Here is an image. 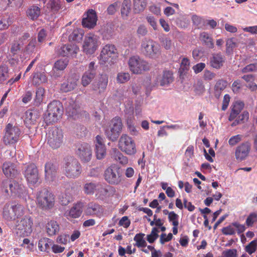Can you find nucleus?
Here are the masks:
<instances>
[{
	"mask_svg": "<svg viewBox=\"0 0 257 257\" xmlns=\"http://www.w3.org/2000/svg\"><path fill=\"white\" fill-rule=\"evenodd\" d=\"M130 74L128 72H119L117 75L116 80L118 83H124L130 79Z\"/></svg>",
	"mask_w": 257,
	"mask_h": 257,
	"instance_id": "50",
	"label": "nucleus"
},
{
	"mask_svg": "<svg viewBox=\"0 0 257 257\" xmlns=\"http://www.w3.org/2000/svg\"><path fill=\"white\" fill-rule=\"evenodd\" d=\"M257 249V239H254L251 241L245 247V250L248 254H251L254 252Z\"/></svg>",
	"mask_w": 257,
	"mask_h": 257,
	"instance_id": "51",
	"label": "nucleus"
},
{
	"mask_svg": "<svg viewBox=\"0 0 257 257\" xmlns=\"http://www.w3.org/2000/svg\"><path fill=\"white\" fill-rule=\"evenodd\" d=\"M86 16L82 19V24L85 28H93L96 25L97 20L96 12L92 9L89 10L86 14Z\"/></svg>",
	"mask_w": 257,
	"mask_h": 257,
	"instance_id": "17",
	"label": "nucleus"
},
{
	"mask_svg": "<svg viewBox=\"0 0 257 257\" xmlns=\"http://www.w3.org/2000/svg\"><path fill=\"white\" fill-rule=\"evenodd\" d=\"M83 36V31L81 29H76L74 30L72 33L69 36V41L79 42L82 39Z\"/></svg>",
	"mask_w": 257,
	"mask_h": 257,
	"instance_id": "40",
	"label": "nucleus"
},
{
	"mask_svg": "<svg viewBox=\"0 0 257 257\" xmlns=\"http://www.w3.org/2000/svg\"><path fill=\"white\" fill-rule=\"evenodd\" d=\"M134 119V117L133 115H130V116H128L126 119V124L131 132H134L135 131Z\"/></svg>",
	"mask_w": 257,
	"mask_h": 257,
	"instance_id": "64",
	"label": "nucleus"
},
{
	"mask_svg": "<svg viewBox=\"0 0 257 257\" xmlns=\"http://www.w3.org/2000/svg\"><path fill=\"white\" fill-rule=\"evenodd\" d=\"M23 185L14 180L6 179L3 181L0 188L8 195H20L23 193Z\"/></svg>",
	"mask_w": 257,
	"mask_h": 257,
	"instance_id": "9",
	"label": "nucleus"
},
{
	"mask_svg": "<svg viewBox=\"0 0 257 257\" xmlns=\"http://www.w3.org/2000/svg\"><path fill=\"white\" fill-rule=\"evenodd\" d=\"M77 80L72 77H69L61 84L60 90L63 92H68L73 90L77 86Z\"/></svg>",
	"mask_w": 257,
	"mask_h": 257,
	"instance_id": "28",
	"label": "nucleus"
},
{
	"mask_svg": "<svg viewBox=\"0 0 257 257\" xmlns=\"http://www.w3.org/2000/svg\"><path fill=\"white\" fill-rule=\"evenodd\" d=\"M51 240L48 238H43L39 240L38 243L39 249L41 251H45L49 248V243Z\"/></svg>",
	"mask_w": 257,
	"mask_h": 257,
	"instance_id": "47",
	"label": "nucleus"
},
{
	"mask_svg": "<svg viewBox=\"0 0 257 257\" xmlns=\"http://www.w3.org/2000/svg\"><path fill=\"white\" fill-rule=\"evenodd\" d=\"M122 126L121 118L119 117H114L104 129L106 138L112 142L116 141L122 132Z\"/></svg>",
	"mask_w": 257,
	"mask_h": 257,
	"instance_id": "2",
	"label": "nucleus"
},
{
	"mask_svg": "<svg viewBox=\"0 0 257 257\" xmlns=\"http://www.w3.org/2000/svg\"><path fill=\"white\" fill-rule=\"evenodd\" d=\"M83 203L78 202L74 204L73 206L65 213V216L68 218H77L80 216L82 212Z\"/></svg>",
	"mask_w": 257,
	"mask_h": 257,
	"instance_id": "24",
	"label": "nucleus"
},
{
	"mask_svg": "<svg viewBox=\"0 0 257 257\" xmlns=\"http://www.w3.org/2000/svg\"><path fill=\"white\" fill-rule=\"evenodd\" d=\"M159 232V231L157 228H153L151 234L147 235V240L149 242L152 243L155 241L159 236L158 234Z\"/></svg>",
	"mask_w": 257,
	"mask_h": 257,
	"instance_id": "54",
	"label": "nucleus"
},
{
	"mask_svg": "<svg viewBox=\"0 0 257 257\" xmlns=\"http://www.w3.org/2000/svg\"><path fill=\"white\" fill-rule=\"evenodd\" d=\"M95 74L86 71L82 77V84L83 86H87L95 77Z\"/></svg>",
	"mask_w": 257,
	"mask_h": 257,
	"instance_id": "45",
	"label": "nucleus"
},
{
	"mask_svg": "<svg viewBox=\"0 0 257 257\" xmlns=\"http://www.w3.org/2000/svg\"><path fill=\"white\" fill-rule=\"evenodd\" d=\"M227 82L223 79H219L214 86V95L218 98L223 90L226 87Z\"/></svg>",
	"mask_w": 257,
	"mask_h": 257,
	"instance_id": "34",
	"label": "nucleus"
},
{
	"mask_svg": "<svg viewBox=\"0 0 257 257\" xmlns=\"http://www.w3.org/2000/svg\"><path fill=\"white\" fill-rule=\"evenodd\" d=\"M199 39L202 43L209 49H213L214 45L212 38L205 32L201 33L199 36Z\"/></svg>",
	"mask_w": 257,
	"mask_h": 257,
	"instance_id": "32",
	"label": "nucleus"
},
{
	"mask_svg": "<svg viewBox=\"0 0 257 257\" xmlns=\"http://www.w3.org/2000/svg\"><path fill=\"white\" fill-rule=\"evenodd\" d=\"M117 50L114 45L107 44L102 48L100 55V59L104 62H107L109 58L117 56Z\"/></svg>",
	"mask_w": 257,
	"mask_h": 257,
	"instance_id": "16",
	"label": "nucleus"
},
{
	"mask_svg": "<svg viewBox=\"0 0 257 257\" xmlns=\"http://www.w3.org/2000/svg\"><path fill=\"white\" fill-rule=\"evenodd\" d=\"M64 135L61 129L53 127L47 134V143L53 149L60 148L63 142Z\"/></svg>",
	"mask_w": 257,
	"mask_h": 257,
	"instance_id": "6",
	"label": "nucleus"
},
{
	"mask_svg": "<svg viewBox=\"0 0 257 257\" xmlns=\"http://www.w3.org/2000/svg\"><path fill=\"white\" fill-rule=\"evenodd\" d=\"M4 132L3 142L6 146L16 145L22 134L19 127L11 123H9L6 125Z\"/></svg>",
	"mask_w": 257,
	"mask_h": 257,
	"instance_id": "4",
	"label": "nucleus"
},
{
	"mask_svg": "<svg viewBox=\"0 0 257 257\" xmlns=\"http://www.w3.org/2000/svg\"><path fill=\"white\" fill-rule=\"evenodd\" d=\"M11 25L10 17L7 15L0 16V30L7 29Z\"/></svg>",
	"mask_w": 257,
	"mask_h": 257,
	"instance_id": "43",
	"label": "nucleus"
},
{
	"mask_svg": "<svg viewBox=\"0 0 257 257\" xmlns=\"http://www.w3.org/2000/svg\"><path fill=\"white\" fill-rule=\"evenodd\" d=\"M222 232L225 235H233L235 233V229L232 223L228 226L223 227L222 229Z\"/></svg>",
	"mask_w": 257,
	"mask_h": 257,
	"instance_id": "59",
	"label": "nucleus"
},
{
	"mask_svg": "<svg viewBox=\"0 0 257 257\" xmlns=\"http://www.w3.org/2000/svg\"><path fill=\"white\" fill-rule=\"evenodd\" d=\"M20 225L23 227L25 231L31 232L32 231L33 221L30 217H25L21 220Z\"/></svg>",
	"mask_w": 257,
	"mask_h": 257,
	"instance_id": "41",
	"label": "nucleus"
},
{
	"mask_svg": "<svg viewBox=\"0 0 257 257\" xmlns=\"http://www.w3.org/2000/svg\"><path fill=\"white\" fill-rule=\"evenodd\" d=\"M103 212V208L98 203L91 202L89 203L85 210V213L89 216H101Z\"/></svg>",
	"mask_w": 257,
	"mask_h": 257,
	"instance_id": "20",
	"label": "nucleus"
},
{
	"mask_svg": "<svg viewBox=\"0 0 257 257\" xmlns=\"http://www.w3.org/2000/svg\"><path fill=\"white\" fill-rule=\"evenodd\" d=\"M68 64V60L67 59H60L57 60L54 64L53 70H60L63 71L65 69Z\"/></svg>",
	"mask_w": 257,
	"mask_h": 257,
	"instance_id": "42",
	"label": "nucleus"
},
{
	"mask_svg": "<svg viewBox=\"0 0 257 257\" xmlns=\"http://www.w3.org/2000/svg\"><path fill=\"white\" fill-rule=\"evenodd\" d=\"M118 148L128 155H133L136 153V144L132 138L126 134H122L118 142Z\"/></svg>",
	"mask_w": 257,
	"mask_h": 257,
	"instance_id": "10",
	"label": "nucleus"
},
{
	"mask_svg": "<svg viewBox=\"0 0 257 257\" xmlns=\"http://www.w3.org/2000/svg\"><path fill=\"white\" fill-rule=\"evenodd\" d=\"M46 229L48 235L52 236L56 234L59 232L60 227L56 221L51 220L47 224Z\"/></svg>",
	"mask_w": 257,
	"mask_h": 257,
	"instance_id": "37",
	"label": "nucleus"
},
{
	"mask_svg": "<svg viewBox=\"0 0 257 257\" xmlns=\"http://www.w3.org/2000/svg\"><path fill=\"white\" fill-rule=\"evenodd\" d=\"M22 44L18 41H14L10 48V52L13 55L18 54L21 49V45Z\"/></svg>",
	"mask_w": 257,
	"mask_h": 257,
	"instance_id": "55",
	"label": "nucleus"
},
{
	"mask_svg": "<svg viewBox=\"0 0 257 257\" xmlns=\"http://www.w3.org/2000/svg\"><path fill=\"white\" fill-rule=\"evenodd\" d=\"M2 169L4 173L7 177H13L18 174L16 165L11 162H5L3 165Z\"/></svg>",
	"mask_w": 257,
	"mask_h": 257,
	"instance_id": "26",
	"label": "nucleus"
},
{
	"mask_svg": "<svg viewBox=\"0 0 257 257\" xmlns=\"http://www.w3.org/2000/svg\"><path fill=\"white\" fill-rule=\"evenodd\" d=\"M235 46L236 43L232 38L227 39L226 42V53L227 54L231 53Z\"/></svg>",
	"mask_w": 257,
	"mask_h": 257,
	"instance_id": "56",
	"label": "nucleus"
},
{
	"mask_svg": "<svg viewBox=\"0 0 257 257\" xmlns=\"http://www.w3.org/2000/svg\"><path fill=\"white\" fill-rule=\"evenodd\" d=\"M216 75L215 73L208 70H205L203 74V79L206 81H210L214 79Z\"/></svg>",
	"mask_w": 257,
	"mask_h": 257,
	"instance_id": "60",
	"label": "nucleus"
},
{
	"mask_svg": "<svg viewBox=\"0 0 257 257\" xmlns=\"http://www.w3.org/2000/svg\"><path fill=\"white\" fill-rule=\"evenodd\" d=\"M40 117V112L37 109H29L25 113V123L27 127L36 123Z\"/></svg>",
	"mask_w": 257,
	"mask_h": 257,
	"instance_id": "23",
	"label": "nucleus"
},
{
	"mask_svg": "<svg viewBox=\"0 0 257 257\" xmlns=\"http://www.w3.org/2000/svg\"><path fill=\"white\" fill-rule=\"evenodd\" d=\"M41 14V8L36 5L30 6L26 11L27 16L33 21L36 20Z\"/></svg>",
	"mask_w": 257,
	"mask_h": 257,
	"instance_id": "30",
	"label": "nucleus"
},
{
	"mask_svg": "<svg viewBox=\"0 0 257 257\" xmlns=\"http://www.w3.org/2000/svg\"><path fill=\"white\" fill-rule=\"evenodd\" d=\"M141 50L147 57L156 59L161 55L160 45L152 39L145 38L142 42Z\"/></svg>",
	"mask_w": 257,
	"mask_h": 257,
	"instance_id": "5",
	"label": "nucleus"
},
{
	"mask_svg": "<svg viewBox=\"0 0 257 257\" xmlns=\"http://www.w3.org/2000/svg\"><path fill=\"white\" fill-rule=\"evenodd\" d=\"M79 48L75 44H66L61 47L58 51L60 55L63 57L75 56Z\"/></svg>",
	"mask_w": 257,
	"mask_h": 257,
	"instance_id": "19",
	"label": "nucleus"
},
{
	"mask_svg": "<svg viewBox=\"0 0 257 257\" xmlns=\"http://www.w3.org/2000/svg\"><path fill=\"white\" fill-rule=\"evenodd\" d=\"M37 201L39 206L44 209H47L54 206L55 198L52 193L44 189L39 191Z\"/></svg>",
	"mask_w": 257,
	"mask_h": 257,
	"instance_id": "11",
	"label": "nucleus"
},
{
	"mask_svg": "<svg viewBox=\"0 0 257 257\" xmlns=\"http://www.w3.org/2000/svg\"><path fill=\"white\" fill-rule=\"evenodd\" d=\"M48 78L44 72H37L33 74L32 83L34 85H39L42 83H47Z\"/></svg>",
	"mask_w": 257,
	"mask_h": 257,
	"instance_id": "33",
	"label": "nucleus"
},
{
	"mask_svg": "<svg viewBox=\"0 0 257 257\" xmlns=\"http://www.w3.org/2000/svg\"><path fill=\"white\" fill-rule=\"evenodd\" d=\"M174 80L173 73L170 71H164L160 79V85L161 86L168 85Z\"/></svg>",
	"mask_w": 257,
	"mask_h": 257,
	"instance_id": "38",
	"label": "nucleus"
},
{
	"mask_svg": "<svg viewBox=\"0 0 257 257\" xmlns=\"http://www.w3.org/2000/svg\"><path fill=\"white\" fill-rule=\"evenodd\" d=\"M223 257H237V250L236 249H229L222 252Z\"/></svg>",
	"mask_w": 257,
	"mask_h": 257,
	"instance_id": "62",
	"label": "nucleus"
},
{
	"mask_svg": "<svg viewBox=\"0 0 257 257\" xmlns=\"http://www.w3.org/2000/svg\"><path fill=\"white\" fill-rule=\"evenodd\" d=\"M9 77L8 67L6 65L0 66V83H3Z\"/></svg>",
	"mask_w": 257,
	"mask_h": 257,
	"instance_id": "48",
	"label": "nucleus"
},
{
	"mask_svg": "<svg viewBox=\"0 0 257 257\" xmlns=\"http://www.w3.org/2000/svg\"><path fill=\"white\" fill-rule=\"evenodd\" d=\"M257 221V214L254 212L251 213L246 219V224L247 226H252L254 223Z\"/></svg>",
	"mask_w": 257,
	"mask_h": 257,
	"instance_id": "57",
	"label": "nucleus"
},
{
	"mask_svg": "<svg viewBox=\"0 0 257 257\" xmlns=\"http://www.w3.org/2000/svg\"><path fill=\"white\" fill-rule=\"evenodd\" d=\"M144 236L145 234L142 233H138L135 235L134 239L136 242V246L139 247H145L147 245V243L144 239Z\"/></svg>",
	"mask_w": 257,
	"mask_h": 257,
	"instance_id": "46",
	"label": "nucleus"
},
{
	"mask_svg": "<svg viewBox=\"0 0 257 257\" xmlns=\"http://www.w3.org/2000/svg\"><path fill=\"white\" fill-rule=\"evenodd\" d=\"M242 137L240 135L232 136L229 139L228 144L230 146H233L240 142L242 140Z\"/></svg>",
	"mask_w": 257,
	"mask_h": 257,
	"instance_id": "61",
	"label": "nucleus"
},
{
	"mask_svg": "<svg viewBox=\"0 0 257 257\" xmlns=\"http://www.w3.org/2000/svg\"><path fill=\"white\" fill-rule=\"evenodd\" d=\"M60 202L62 205H67L72 200L71 195L69 193H63L59 197Z\"/></svg>",
	"mask_w": 257,
	"mask_h": 257,
	"instance_id": "49",
	"label": "nucleus"
},
{
	"mask_svg": "<svg viewBox=\"0 0 257 257\" xmlns=\"http://www.w3.org/2000/svg\"><path fill=\"white\" fill-rule=\"evenodd\" d=\"M63 112L62 104L59 101H53L48 105L47 112L44 116V120L47 124L57 122Z\"/></svg>",
	"mask_w": 257,
	"mask_h": 257,
	"instance_id": "1",
	"label": "nucleus"
},
{
	"mask_svg": "<svg viewBox=\"0 0 257 257\" xmlns=\"http://www.w3.org/2000/svg\"><path fill=\"white\" fill-rule=\"evenodd\" d=\"M100 44L99 38L93 34H88L85 37L83 45V51L86 54H92Z\"/></svg>",
	"mask_w": 257,
	"mask_h": 257,
	"instance_id": "12",
	"label": "nucleus"
},
{
	"mask_svg": "<svg viewBox=\"0 0 257 257\" xmlns=\"http://www.w3.org/2000/svg\"><path fill=\"white\" fill-rule=\"evenodd\" d=\"M250 150V145L248 142L243 143L235 150V155L237 160L241 161L248 156Z\"/></svg>",
	"mask_w": 257,
	"mask_h": 257,
	"instance_id": "18",
	"label": "nucleus"
},
{
	"mask_svg": "<svg viewBox=\"0 0 257 257\" xmlns=\"http://www.w3.org/2000/svg\"><path fill=\"white\" fill-rule=\"evenodd\" d=\"M96 156L98 159H102L104 158L106 155L105 146L95 147Z\"/></svg>",
	"mask_w": 257,
	"mask_h": 257,
	"instance_id": "53",
	"label": "nucleus"
},
{
	"mask_svg": "<svg viewBox=\"0 0 257 257\" xmlns=\"http://www.w3.org/2000/svg\"><path fill=\"white\" fill-rule=\"evenodd\" d=\"M37 42L36 39L31 40L26 47V51L28 53H32L34 51Z\"/></svg>",
	"mask_w": 257,
	"mask_h": 257,
	"instance_id": "63",
	"label": "nucleus"
},
{
	"mask_svg": "<svg viewBox=\"0 0 257 257\" xmlns=\"http://www.w3.org/2000/svg\"><path fill=\"white\" fill-rule=\"evenodd\" d=\"M104 177L105 181L109 184L118 185L122 179L121 169L116 165H111L105 170Z\"/></svg>",
	"mask_w": 257,
	"mask_h": 257,
	"instance_id": "8",
	"label": "nucleus"
},
{
	"mask_svg": "<svg viewBox=\"0 0 257 257\" xmlns=\"http://www.w3.org/2000/svg\"><path fill=\"white\" fill-rule=\"evenodd\" d=\"M63 168L65 176L71 179L78 178L82 172L80 163L73 157H69L65 160Z\"/></svg>",
	"mask_w": 257,
	"mask_h": 257,
	"instance_id": "3",
	"label": "nucleus"
},
{
	"mask_svg": "<svg viewBox=\"0 0 257 257\" xmlns=\"http://www.w3.org/2000/svg\"><path fill=\"white\" fill-rule=\"evenodd\" d=\"M45 90L42 87H38L36 91V95L34 100V104L39 106L44 101L45 97Z\"/></svg>",
	"mask_w": 257,
	"mask_h": 257,
	"instance_id": "35",
	"label": "nucleus"
},
{
	"mask_svg": "<svg viewBox=\"0 0 257 257\" xmlns=\"http://www.w3.org/2000/svg\"><path fill=\"white\" fill-rule=\"evenodd\" d=\"M225 62L224 57L220 53H213L209 58V65L216 69H220Z\"/></svg>",
	"mask_w": 257,
	"mask_h": 257,
	"instance_id": "21",
	"label": "nucleus"
},
{
	"mask_svg": "<svg viewBox=\"0 0 257 257\" xmlns=\"http://www.w3.org/2000/svg\"><path fill=\"white\" fill-rule=\"evenodd\" d=\"M128 65L130 71L135 74H142L150 68L149 63L138 56L131 57L128 61Z\"/></svg>",
	"mask_w": 257,
	"mask_h": 257,
	"instance_id": "7",
	"label": "nucleus"
},
{
	"mask_svg": "<svg viewBox=\"0 0 257 257\" xmlns=\"http://www.w3.org/2000/svg\"><path fill=\"white\" fill-rule=\"evenodd\" d=\"M76 154L83 162H89L92 157L90 146L86 143L79 144L76 147Z\"/></svg>",
	"mask_w": 257,
	"mask_h": 257,
	"instance_id": "14",
	"label": "nucleus"
},
{
	"mask_svg": "<svg viewBox=\"0 0 257 257\" xmlns=\"http://www.w3.org/2000/svg\"><path fill=\"white\" fill-rule=\"evenodd\" d=\"M108 79L106 74H101L98 80L93 83V89L98 91L99 93L104 92L108 84Z\"/></svg>",
	"mask_w": 257,
	"mask_h": 257,
	"instance_id": "25",
	"label": "nucleus"
},
{
	"mask_svg": "<svg viewBox=\"0 0 257 257\" xmlns=\"http://www.w3.org/2000/svg\"><path fill=\"white\" fill-rule=\"evenodd\" d=\"M13 215L10 216L11 219H15L21 217L24 214L23 207L20 204L13 205L12 207Z\"/></svg>",
	"mask_w": 257,
	"mask_h": 257,
	"instance_id": "39",
	"label": "nucleus"
},
{
	"mask_svg": "<svg viewBox=\"0 0 257 257\" xmlns=\"http://www.w3.org/2000/svg\"><path fill=\"white\" fill-rule=\"evenodd\" d=\"M132 11L131 0H123L120 9V13L122 17L126 19L129 16Z\"/></svg>",
	"mask_w": 257,
	"mask_h": 257,
	"instance_id": "31",
	"label": "nucleus"
},
{
	"mask_svg": "<svg viewBox=\"0 0 257 257\" xmlns=\"http://www.w3.org/2000/svg\"><path fill=\"white\" fill-rule=\"evenodd\" d=\"M244 107V103L241 101H236L231 105V111L229 117V120L232 121L240 113Z\"/></svg>",
	"mask_w": 257,
	"mask_h": 257,
	"instance_id": "29",
	"label": "nucleus"
},
{
	"mask_svg": "<svg viewBox=\"0 0 257 257\" xmlns=\"http://www.w3.org/2000/svg\"><path fill=\"white\" fill-rule=\"evenodd\" d=\"M48 5L51 11L56 13L62 8V2L61 0H50Z\"/></svg>",
	"mask_w": 257,
	"mask_h": 257,
	"instance_id": "44",
	"label": "nucleus"
},
{
	"mask_svg": "<svg viewBox=\"0 0 257 257\" xmlns=\"http://www.w3.org/2000/svg\"><path fill=\"white\" fill-rule=\"evenodd\" d=\"M147 5V0H133V10L135 14L143 12Z\"/></svg>",
	"mask_w": 257,
	"mask_h": 257,
	"instance_id": "36",
	"label": "nucleus"
},
{
	"mask_svg": "<svg viewBox=\"0 0 257 257\" xmlns=\"http://www.w3.org/2000/svg\"><path fill=\"white\" fill-rule=\"evenodd\" d=\"M110 155L112 158L122 165H126L128 163V159L124 156L117 148H113L110 150Z\"/></svg>",
	"mask_w": 257,
	"mask_h": 257,
	"instance_id": "27",
	"label": "nucleus"
},
{
	"mask_svg": "<svg viewBox=\"0 0 257 257\" xmlns=\"http://www.w3.org/2000/svg\"><path fill=\"white\" fill-rule=\"evenodd\" d=\"M23 173L29 185H34L38 182L40 179L39 171L35 164L31 163L26 165Z\"/></svg>",
	"mask_w": 257,
	"mask_h": 257,
	"instance_id": "13",
	"label": "nucleus"
},
{
	"mask_svg": "<svg viewBox=\"0 0 257 257\" xmlns=\"http://www.w3.org/2000/svg\"><path fill=\"white\" fill-rule=\"evenodd\" d=\"M190 62L188 58H184L181 61L179 71L183 74L187 71L189 69Z\"/></svg>",
	"mask_w": 257,
	"mask_h": 257,
	"instance_id": "52",
	"label": "nucleus"
},
{
	"mask_svg": "<svg viewBox=\"0 0 257 257\" xmlns=\"http://www.w3.org/2000/svg\"><path fill=\"white\" fill-rule=\"evenodd\" d=\"M257 70V63H252L247 65L242 69L241 72L246 73L250 72H253Z\"/></svg>",
	"mask_w": 257,
	"mask_h": 257,
	"instance_id": "58",
	"label": "nucleus"
},
{
	"mask_svg": "<svg viewBox=\"0 0 257 257\" xmlns=\"http://www.w3.org/2000/svg\"><path fill=\"white\" fill-rule=\"evenodd\" d=\"M58 167L54 163L48 162L45 165V175L47 180L53 181L56 176Z\"/></svg>",
	"mask_w": 257,
	"mask_h": 257,
	"instance_id": "22",
	"label": "nucleus"
},
{
	"mask_svg": "<svg viewBox=\"0 0 257 257\" xmlns=\"http://www.w3.org/2000/svg\"><path fill=\"white\" fill-rule=\"evenodd\" d=\"M83 191L87 195H92L95 192L99 195H106L108 191L98 183L87 182L84 185Z\"/></svg>",
	"mask_w": 257,
	"mask_h": 257,
	"instance_id": "15",
	"label": "nucleus"
}]
</instances>
